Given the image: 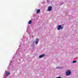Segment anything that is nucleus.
Instances as JSON below:
<instances>
[{
  "instance_id": "nucleus-1",
  "label": "nucleus",
  "mask_w": 78,
  "mask_h": 78,
  "mask_svg": "<svg viewBox=\"0 0 78 78\" xmlns=\"http://www.w3.org/2000/svg\"><path fill=\"white\" fill-rule=\"evenodd\" d=\"M71 74V72L68 70L66 72V76H67L68 75H70Z\"/></svg>"
},
{
  "instance_id": "nucleus-2",
  "label": "nucleus",
  "mask_w": 78,
  "mask_h": 78,
  "mask_svg": "<svg viewBox=\"0 0 78 78\" xmlns=\"http://www.w3.org/2000/svg\"><path fill=\"white\" fill-rule=\"evenodd\" d=\"M63 28V27L61 26V25H59L58 26L57 30H62Z\"/></svg>"
},
{
  "instance_id": "nucleus-3",
  "label": "nucleus",
  "mask_w": 78,
  "mask_h": 78,
  "mask_svg": "<svg viewBox=\"0 0 78 78\" xmlns=\"http://www.w3.org/2000/svg\"><path fill=\"white\" fill-rule=\"evenodd\" d=\"M48 11H51L52 9V7L51 6H49L48 8Z\"/></svg>"
},
{
  "instance_id": "nucleus-4",
  "label": "nucleus",
  "mask_w": 78,
  "mask_h": 78,
  "mask_svg": "<svg viewBox=\"0 0 78 78\" xmlns=\"http://www.w3.org/2000/svg\"><path fill=\"white\" fill-rule=\"evenodd\" d=\"M45 56V54H43L42 55H40L39 56V58H42L43 57H44Z\"/></svg>"
},
{
  "instance_id": "nucleus-5",
  "label": "nucleus",
  "mask_w": 78,
  "mask_h": 78,
  "mask_svg": "<svg viewBox=\"0 0 78 78\" xmlns=\"http://www.w3.org/2000/svg\"><path fill=\"white\" fill-rule=\"evenodd\" d=\"M5 72L6 73V76H8V75H9V72H7L6 71Z\"/></svg>"
},
{
  "instance_id": "nucleus-6",
  "label": "nucleus",
  "mask_w": 78,
  "mask_h": 78,
  "mask_svg": "<svg viewBox=\"0 0 78 78\" xmlns=\"http://www.w3.org/2000/svg\"><path fill=\"white\" fill-rule=\"evenodd\" d=\"M36 41L35 42V44H37L38 43V41H39V39H36Z\"/></svg>"
},
{
  "instance_id": "nucleus-7",
  "label": "nucleus",
  "mask_w": 78,
  "mask_h": 78,
  "mask_svg": "<svg viewBox=\"0 0 78 78\" xmlns=\"http://www.w3.org/2000/svg\"><path fill=\"white\" fill-rule=\"evenodd\" d=\"M40 11H41V10L40 9H39L37 11V14H39L40 12Z\"/></svg>"
},
{
  "instance_id": "nucleus-8",
  "label": "nucleus",
  "mask_w": 78,
  "mask_h": 78,
  "mask_svg": "<svg viewBox=\"0 0 78 78\" xmlns=\"http://www.w3.org/2000/svg\"><path fill=\"white\" fill-rule=\"evenodd\" d=\"M32 22V21L31 20H30L28 22V24H31Z\"/></svg>"
},
{
  "instance_id": "nucleus-9",
  "label": "nucleus",
  "mask_w": 78,
  "mask_h": 78,
  "mask_svg": "<svg viewBox=\"0 0 78 78\" xmlns=\"http://www.w3.org/2000/svg\"><path fill=\"white\" fill-rule=\"evenodd\" d=\"M76 62V60L74 61H73V63H75V62Z\"/></svg>"
},
{
  "instance_id": "nucleus-10",
  "label": "nucleus",
  "mask_w": 78,
  "mask_h": 78,
  "mask_svg": "<svg viewBox=\"0 0 78 78\" xmlns=\"http://www.w3.org/2000/svg\"><path fill=\"white\" fill-rule=\"evenodd\" d=\"M61 68V67H57V69H60Z\"/></svg>"
},
{
  "instance_id": "nucleus-11",
  "label": "nucleus",
  "mask_w": 78,
  "mask_h": 78,
  "mask_svg": "<svg viewBox=\"0 0 78 78\" xmlns=\"http://www.w3.org/2000/svg\"><path fill=\"white\" fill-rule=\"evenodd\" d=\"M62 5V4H61V5Z\"/></svg>"
}]
</instances>
